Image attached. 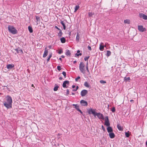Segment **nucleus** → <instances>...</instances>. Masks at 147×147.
Returning <instances> with one entry per match:
<instances>
[{"label":"nucleus","instance_id":"a211bd4d","mask_svg":"<svg viewBox=\"0 0 147 147\" xmlns=\"http://www.w3.org/2000/svg\"><path fill=\"white\" fill-rule=\"evenodd\" d=\"M117 127L118 128V129L119 130V131H122L123 130V128L119 124H118L117 125Z\"/></svg>","mask_w":147,"mask_h":147},{"label":"nucleus","instance_id":"72a5a7b5","mask_svg":"<svg viewBox=\"0 0 147 147\" xmlns=\"http://www.w3.org/2000/svg\"><path fill=\"white\" fill-rule=\"evenodd\" d=\"M93 15L94 13H92V12H89L88 13V16L89 17H91Z\"/></svg>","mask_w":147,"mask_h":147},{"label":"nucleus","instance_id":"6e6d98bb","mask_svg":"<svg viewBox=\"0 0 147 147\" xmlns=\"http://www.w3.org/2000/svg\"><path fill=\"white\" fill-rule=\"evenodd\" d=\"M59 80H61L63 79V78L62 77H60L59 78Z\"/></svg>","mask_w":147,"mask_h":147},{"label":"nucleus","instance_id":"3c124183","mask_svg":"<svg viewBox=\"0 0 147 147\" xmlns=\"http://www.w3.org/2000/svg\"><path fill=\"white\" fill-rule=\"evenodd\" d=\"M77 111L79 112L81 114H82V112L80 109H78V110Z\"/></svg>","mask_w":147,"mask_h":147},{"label":"nucleus","instance_id":"ea45409f","mask_svg":"<svg viewBox=\"0 0 147 147\" xmlns=\"http://www.w3.org/2000/svg\"><path fill=\"white\" fill-rule=\"evenodd\" d=\"M63 52L62 49H61L59 50L58 53L59 54H61Z\"/></svg>","mask_w":147,"mask_h":147},{"label":"nucleus","instance_id":"13d9d810","mask_svg":"<svg viewBox=\"0 0 147 147\" xmlns=\"http://www.w3.org/2000/svg\"><path fill=\"white\" fill-rule=\"evenodd\" d=\"M77 89H73V91H76L77 90Z\"/></svg>","mask_w":147,"mask_h":147},{"label":"nucleus","instance_id":"f3484780","mask_svg":"<svg viewBox=\"0 0 147 147\" xmlns=\"http://www.w3.org/2000/svg\"><path fill=\"white\" fill-rule=\"evenodd\" d=\"M80 36L78 33L77 32L76 36V41L77 42H78L79 41Z\"/></svg>","mask_w":147,"mask_h":147},{"label":"nucleus","instance_id":"393cba45","mask_svg":"<svg viewBox=\"0 0 147 147\" xmlns=\"http://www.w3.org/2000/svg\"><path fill=\"white\" fill-rule=\"evenodd\" d=\"M28 29L29 31V32L31 33L33 32V29L30 26H28Z\"/></svg>","mask_w":147,"mask_h":147},{"label":"nucleus","instance_id":"1a4fd4ad","mask_svg":"<svg viewBox=\"0 0 147 147\" xmlns=\"http://www.w3.org/2000/svg\"><path fill=\"white\" fill-rule=\"evenodd\" d=\"M80 103L82 106H87L88 105L87 102L85 100H82L80 101Z\"/></svg>","mask_w":147,"mask_h":147},{"label":"nucleus","instance_id":"7c9ffc66","mask_svg":"<svg viewBox=\"0 0 147 147\" xmlns=\"http://www.w3.org/2000/svg\"><path fill=\"white\" fill-rule=\"evenodd\" d=\"M124 81L125 82H127L128 81H129L130 80V78L129 77L126 78L125 77L124 78Z\"/></svg>","mask_w":147,"mask_h":147},{"label":"nucleus","instance_id":"49530a36","mask_svg":"<svg viewBox=\"0 0 147 147\" xmlns=\"http://www.w3.org/2000/svg\"><path fill=\"white\" fill-rule=\"evenodd\" d=\"M67 93L66 95H68L69 94V90L68 89H67L66 90Z\"/></svg>","mask_w":147,"mask_h":147},{"label":"nucleus","instance_id":"5701e85b","mask_svg":"<svg viewBox=\"0 0 147 147\" xmlns=\"http://www.w3.org/2000/svg\"><path fill=\"white\" fill-rule=\"evenodd\" d=\"M124 22L125 24H129L130 23V21L129 19H126L124 20Z\"/></svg>","mask_w":147,"mask_h":147},{"label":"nucleus","instance_id":"f03ea898","mask_svg":"<svg viewBox=\"0 0 147 147\" xmlns=\"http://www.w3.org/2000/svg\"><path fill=\"white\" fill-rule=\"evenodd\" d=\"M5 100H7V102L5 101L4 103V105L7 109L9 108V96H7V97L5 98Z\"/></svg>","mask_w":147,"mask_h":147},{"label":"nucleus","instance_id":"c756f323","mask_svg":"<svg viewBox=\"0 0 147 147\" xmlns=\"http://www.w3.org/2000/svg\"><path fill=\"white\" fill-rule=\"evenodd\" d=\"M80 7L78 5H76L75 7V11H76Z\"/></svg>","mask_w":147,"mask_h":147},{"label":"nucleus","instance_id":"338daca9","mask_svg":"<svg viewBox=\"0 0 147 147\" xmlns=\"http://www.w3.org/2000/svg\"><path fill=\"white\" fill-rule=\"evenodd\" d=\"M9 25H8V30L9 31Z\"/></svg>","mask_w":147,"mask_h":147},{"label":"nucleus","instance_id":"4d7b16f0","mask_svg":"<svg viewBox=\"0 0 147 147\" xmlns=\"http://www.w3.org/2000/svg\"><path fill=\"white\" fill-rule=\"evenodd\" d=\"M130 101L131 102H134V100H130Z\"/></svg>","mask_w":147,"mask_h":147},{"label":"nucleus","instance_id":"f704fd0d","mask_svg":"<svg viewBox=\"0 0 147 147\" xmlns=\"http://www.w3.org/2000/svg\"><path fill=\"white\" fill-rule=\"evenodd\" d=\"M62 74L63 75L64 77L65 78H66V73L64 71L62 72Z\"/></svg>","mask_w":147,"mask_h":147},{"label":"nucleus","instance_id":"e433bc0d","mask_svg":"<svg viewBox=\"0 0 147 147\" xmlns=\"http://www.w3.org/2000/svg\"><path fill=\"white\" fill-rule=\"evenodd\" d=\"M89 56H88V57H85V58H84V60L85 61H88V60L89 59Z\"/></svg>","mask_w":147,"mask_h":147},{"label":"nucleus","instance_id":"603ef678","mask_svg":"<svg viewBox=\"0 0 147 147\" xmlns=\"http://www.w3.org/2000/svg\"><path fill=\"white\" fill-rule=\"evenodd\" d=\"M87 66L88 67V61L86 63V67H87Z\"/></svg>","mask_w":147,"mask_h":147},{"label":"nucleus","instance_id":"cd10ccee","mask_svg":"<svg viewBox=\"0 0 147 147\" xmlns=\"http://www.w3.org/2000/svg\"><path fill=\"white\" fill-rule=\"evenodd\" d=\"M52 56V53H51L49 55V57H48V59H47V62L49 61L50 59V58H51V57Z\"/></svg>","mask_w":147,"mask_h":147},{"label":"nucleus","instance_id":"680f3d73","mask_svg":"<svg viewBox=\"0 0 147 147\" xmlns=\"http://www.w3.org/2000/svg\"><path fill=\"white\" fill-rule=\"evenodd\" d=\"M59 60H60L61 61H62V59L61 57H60L59 58Z\"/></svg>","mask_w":147,"mask_h":147},{"label":"nucleus","instance_id":"412c9836","mask_svg":"<svg viewBox=\"0 0 147 147\" xmlns=\"http://www.w3.org/2000/svg\"><path fill=\"white\" fill-rule=\"evenodd\" d=\"M61 24L63 25L64 30H65L66 29V26L64 23L63 21H61L60 22Z\"/></svg>","mask_w":147,"mask_h":147},{"label":"nucleus","instance_id":"c03bdc74","mask_svg":"<svg viewBox=\"0 0 147 147\" xmlns=\"http://www.w3.org/2000/svg\"><path fill=\"white\" fill-rule=\"evenodd\" d=\"M80 76H78L77 78L75 79V81L76 82H77L78 80L80 79Z\"/></svg>","mask_w":147,"mask_h":147},{"label":"nucleus","instance_id":"ddd939ff","mask_svg":"<svg viewBox=\"0 0 147 147\" xmlns=\"http://www.w3.org/2000/svg\"><path fill=\"white\" fill-rule=\"evenodd\" d=\"M109 137L111 138H113L115 137V135L114 134L113 132H110L109 134Z\"/></svg>","mask_w":147,"mask_h":147},{"label":"nucleus","instance_id":"6e6552de","mask_svg":"<svg viewBox=\"0 0 147 147\" xmlns=\"http://www.w3.org/2000/svg\"><path fill=\"white\" fill-rule=\"evenodd\" d=\"M69 81L68 80H66L64 82L63 84V87L64 88H67V86H66V84L69 85Z\"/></svg>","mask_w":147,"mask_h":147},{"label":"nucleus","instance_id":"0eeeda50","mask_svg":"<svg viewBox=\"0 0 147 147\" xmlns=\"http://www.w3.org/2000/svg\"><path fill=\"white\" fill-rule=\"evenodd\" d=\"M138 29L141 32H143L146 31L145 28H144L142 26H138Z\"/></svg>","mask_w":147,"mask_h":147},{"label":"nucleus","instance_id":"58836bf2","mask_svg":"<svg viewBox=\"0 0 147 147\" xmlns=\"http://www.w3.org/2000/svg\"><path fill=\"white\" fill-rule=\"evenodd\" d=\"M111 111L113 113L115 112V107H113Z\"/></svg>","mask_w":147,"mask_h":147},{"label":"nucleus","instance_id":"473e14b6","mask_svg":"<svg viewBox=\"0 0 147 147\" xmlns=\"http://www.w3.org/2000/svg\"><path fill=\"white\" fill-rule=\"evenodd\" d=\"M12 102V100L10 96V108L11 107V103Z\"/></svg>","mask_w":147,"mask_h":147},{"label":"nucleus","instance_id":"b1692460","mask_svg":"<svg viewBox=\"0 0 147 147\" xmlns=\"http://www.w3.org/2000/svg\"><path fill=\"white\" fill-rule=\"evenodd\" d=\"M105 125L107 126H109L110 125L109 121H105Z\"/></svg>","mask_w":147,"mask_h":147},{"label":"nucleus","instance_id":"a19ab883","mask_svg":"<svg viewBox=\"0 0 147 147\" xmlns=\"http://www.w3.org/2000/svg\"><path fill=\"white\" fill-rule=\"evenodd\" d=\"M82 55V54L81 53H79V54H78L77 53H76L75 54V56H81Z\"/></svg>","mask_w":147,"mask_h":147},{"label":"nucleus","instance_id":"052dcab7","mask_svg":"<svg viewBox=\"0 0 147 147\" xmlns=\"http://www.w3.org/2000/svg\"><path fill=\"white\" fill-rule=\"evenodd\" d=\"M77 63V61H74L73 62V63L74 64H75V63Z\"/></svg>","mask_w":147,"mask_h":147},{"label":"nucleus","instance_id":"c85d7f7f","mask_svg":"<svg viewBox=\"0 0 147 147\" xmlns=\"http://www.w3.org/2000/svg\"><path fill=\"white\" fill-rule=\"evenodd\" d=\"M111 54V52L109 51H107V55L109 57L110 56Z\"/></svg>","mask_w":147,"mask_h":147},{"label":"nucleus","instance_id":"e2e57ef3","mask_svg":"<svg viewBox=\"0 0 147 147\" xmlns=\"http://www.w3.org/2000/svg\"><path fill=\"white\" fill-rule=\"evenodd\" d=\"M61 57L62 58H64L65 57V56H64L63 55H62L61 56Z\"/></svg>","mask_w":147,"mask_h":147},{"label":"nucleus","instance_id":"774afa93","mask_svg":"<svg viewBox=\"0 0 147 147\" xmlns=\"http://www.w3.org/2000/svg\"><path fill=\"white\" fill-rule=\"evenodd\" d=\"M31 86L32 87H34V85L33 84H32V85H31Z\"/></svg>","mask_w":147,"mask_h":147},{"label":"nucleus","instance_id":"79ce46f5","mask_svg":"<svg viewBox=\"0 0 147 147\" xmlns=\"http://www.w3.org/2000/svg\"><path fill=\"white\" fill-rule=\"evenodd\" d=\"M16 51H17V53H18L20 52H22V50H19V51H18V49H17L16 50Z\"/></svg>","mask_w":147,"mask_h":147},{"label":"nucleus","instance_id":"f8f14e48","mask_svg":"<svg viewBox=\"0 0 147 147\" xmlns=\"http://www.w3.org/2000/svg\"><path fill=\"white\" fill-rule=\"evenodd\" d=\"M104 49V44L103 43H101L100 45L99 49L101 51L103 50Z\"/></svg>","mask_w":147,"mask_h":147},{"label":"nucleus","instance_id":"0e129e2a","mask_svg":"<svg viewBox=\"0 0 147 147\" xmlns=\"http://www.w3.org/2000/svg\"><path fill=\"white\" fill-rule=\"evenodd\" d=\"M80 52V51L79 50L77 51V53H79Z\"/></svg>","mask_w":147,"mask_h":147},{"label":"nucleus","instance_id":"de8ad7c7","mask_svg":"<svg viewBox=\"0 0 147 147\" xmlns=\"http://www.w3.org/2000/svg\"><path fill=\"white\" fill-rule=\"evenodd\" d=\"M102 128L104 131H105V128L103 125H102Z\"/></svg>","mask_w":147,"mask_h":147},{"label":"nucleus","instance_id":"423d86ee","mask_svg":"<svg viewBox=\"0 0 147 147\" xmlns=\"http://www.w3.org/2000/svg\"><path fill=\"white\" fill-rule=\"evenodd\" d=\"M88 93V91L87 90H83L81 92V95L82 96H84Z\"/></svg>","mask_w":147,"mask_h":147},{"label":"nucleus","instance_id":"a878e982","mask_svg":"<svg viewBox=\"0 0 147 147\" xmlns=\"http://www.w3.org/2000/svg\"><path fill=\"white\" fill-rule=\"evenodd\" d=\"M73 106H75V108L78 110V109H79V106L77 104H73L72 105Z\"/></svg>","mask_w":147,"mask_h":147},{"label":"nucleus","instance_id":"2f4dec72","mask_svg":"<svg viewBox=\"0 0 147 147\" xmlns=\"http://www.w3.org/2000/svg\"><path fill=\"white\" fill-rule=\"evenodd\" d=\"M129 131H128V132H125V134L126 137L128 138L129 136Z\"/></svg>","mask_w":147,"mask_h":147},{"label":"nucleus","instance_id":"09e8293b","mask_svg":"<svg viewBox=\"0 0 147 147\" xmlns=\"http://www.w3.org/2000/svg\"><path fill=\"white\" fill-rule=\"evenodd\" d=\"M106 119H105V121H109L108 117V116H106L105 117Z\"/></svg>","mask_w":147,"mask_h":147},{"label":"nucleus","instance_id":"aec40b11","mask_svg":"<svg viewBox=\"0 0 147 147\" xmlns=\"http://www.w3.org/2000/svg\"><path fill=\"white\" fill-rule=\"evenodd\" d=\"M60 40L61 42L63 43H65L66 41L65 38L63 37L60 38Z\"/></svg>","mask_w":147,"mask_h":147},{"label":"nucleus","instance_id":"20e7f679","mask_svg":"<svg viewBox=\"0 0 147 147\" xmlns=\"http://www.w3.org/2000/svg\"><path fill=\"white\" fill-rule=\"evenodd\" d=\"M96 116H97L99 119L103 120L104 119L103 115L100 113H97L96 112L94 116L95 117Z\"/></svg>","mask_w":147,"mask_h":147},{"label":"nucleus","instance_id":"2eb2a0df","mask_svg":"<svg viewBox=\"0 0 147 147\" xmlns=\"http://www.w3.org/2000/svg\"><path fill=\"white\" fill-rule=\"evenodd\" d=\"M107 131L109 133L113 131V129L111 127L109 126L107 128Z\"/></svg>","mask_w":147,"mask_h":147},{"label":"nucleus","instance_id":"8fccbe9b","mask_svg":"<svg viewBox=\"0 0 147 147\" xmlns=\"http://www.w3.org/2000/svg\"><path fill=\"white\" fill-rule=\"evenodd\" d=\"M86 69L87 72L88 73H89L90 72H89V71L88 69V67L87 66V67H86Z\"/></svg>","mask_w":147,"mask_h":147},{"label":"nucleus","instance_id":"9b49d317","mask_svg":"<svg viewBox=\"0 0 147 147\" xmlns=\"http://www.w3.org/2000/svg\"><path fill=\"white\" fill-rule=\"evenodd\" d=\"M48 51L47 49V48H45V51H44V53L43 55V57H46L48 55Z\"/></svg>","mask_w":147,"mask_h":147},{"label":"nucleus","instance_id":"bf43d9fd","mask_svg":"<svg viewBox=\"0 0 147 147\" xmlns=\"http://www.w3.org/2000/svg\"><path fill=\"white\" fill-rule=\"evenodd\" d=\"M76 86L75 85H73L72 86V88H74Z\"/></svg>","mask_w":147,"mask_h":147},{"label":"nucleus","instance_id":"9d476101","mask_svg":"<svg viewBox=\"0 0 147 147\" xmlns=\"http://www.w3.org/2000/svg\"><path fill=\"white\" fill-rule=\"evenodd\" d=\"M96 112H95L94 110H93L92 109H90L88 111V113L89 114H90L91 113L93 114L94 116L96 114Z\"/></svg>","mask_w":147,"mask_h":147},{"label":"nucleus","instance_id":"37998d69","mask_svg":"<svg viewBox=\"0 0 147 147\" xmlns=\"http://www.w3.org/2000/svg\"><path fill=\"white\" fill-rule=\"evenodd\" d=\"M57 69L59 71H60L61 69V68L60 66H57Z\"/></svg>","mask_w":147,"mask_h":147},{"label":"nucleus","instance_id":"6ab92c4d","mask_svg":"<svg viewBox=\"0 0 147 147\" xmlns=\"http://www.w3.org/2000/svg\"><path fill=\"white\" fill-rule=\"evenodd\" d=\"M59 32L58 33V35L59 37H61L63 34V33L61 29L59 30Z\"/></svg>","mask_w":147,"mask_h":147},{"label":"nucleus","instance_id":"c9c22d12","mask_svg":"<svg viewBox=\"0 0 147 147\" xmlns=\"http://www.w3.org/2000/svg\"><path fill=\"white\" fill-rule=\"evenodd\" d=\"M100 82L101 84H105L106 83V82L103 80H101L100 81Z\"/></svg>","mask_w":147,"mask_h":147},{"label":"nucleus","instance_id":"69168bd1","mask_svg":"<svg viewBox=\"0 0 147 147\" xmlns=\"http://www.w3.org/2000/svg\"><path fill=\"white\" fill-rule=\"evenodd\" d=\"M79 88V87L78 86H77L76 87V89H77V90L78 88Z\"/></svg>","mask_w":147,"mask_h":147},{"label":"nucleus","instance_id":"4468645a","mask_svg":"<svg viewBox=\"0 0 147 147\" xmlns=\"http://www.w3.org/2000/svg\"><path fill=\"white\" fill-rule=\"evenodd\" d=\"M66 53H65V54L67 56H70L71 55V53H70V51L68 49H67L66 50Z\"/></svg>","mask_w":147,"mask_h":147},{"label":"nucleus","instance_id":"5fc2aeb1","mask_svg":"<svg viewBox=\"0 0 147 147\" xmlns=\"http://www.w3.org/2000/svg\"><path fill=\"white\" fill-rule=\"evenodd\" d=\"M7 68L8 69H9V64H7Z\"/></svg>","mask_w":147,"mask_h":147},{"label":"nucleus","instance_id":"dca6fc26","mask_svg":"<svg viewBox=\"0 0 147 147\" xmlns=\"http://www.w3.org/2000/svg\"><path fill=\"white\" fill-rule=\"evenodd\" d=\"M35 17H36V22H37V24H38V22H40V17L38 16H35Z\"/></svg>","mask_w":147,"mask_h":147},{"label":"nucleus","instance_id":"4be33fe9","mask_svg":"<svg viewBox=\"0 0 147 147\" xmlns=\"http://www.w3.org/2000/svg\"><path fill=\"white\" fill-rule=\"evenodd\" d=\"M59 87L58 86V85H57L56 84H55V87L53 89L55 91H57L58 90Z\"/></svg>","mask_w":147,"mask_h":147},{"label":"nucleus","instance_id":"bb28decb","mask_svg":"<svg viewBox=\"0 0 147 147\" xmlns=\"http://www.w3.org/2000/svg\"><path fill=\"white\" fill-rule=\"evenodd\" d=\"M84 85L86 87L89 88L90 87V85L87 82H84Z\"/></svg>","mask_w":147,"mask_h":147},{"label":"nucleus","instance_id":"4c0bfd02","mask_svg":"<svg viewBox=\"0 0 147 147\" xmlns=\"http://www.w3.org/2000/svg\"><path fill=\"white\" fill-rule=\"evenodd\" d=\"M14 66V65L13 64H10V69L13 67Z\"/></svg>","mask_w":147,"mask_h":147},{"label":"nucleus","instance_id":"f257e3e1","mask_svg":"<svg viewBox=\"0 0 147 147\" xmlns=\"http://www.w3.org/2000/svg\"><path fill=\"white\" fill-rule=\"evenodd\" d=\"M79 69L81 72L84 74L85 73V65L83 62H81L79 64Z\"/></svg>","mask_w":147,"mask_h":147},{"label":"nucleus","instance_id":"864d4df0","mask_svg":"<svg viewBox=\"0 0 147 147\" xmlns=\"http://www.w3.org/2000/svg\"><path fill=\"white\" fill-rule=\"evenodd\" d=\"M55 28L59 30H60V29H59L57 26H55Z\"/></svg>","mask_w":147,"mask_h":147},{"label":"nucleus","instance_id":"7ed1b4c3","mask_svg":"<svg viewBox=\"0 0 147 147\" xmlns=\"http://www.w3.org/2000/svg\"><path fill=\"white\" fill-rule=\"evenodd\" d=\"M10 32L13 34H15L18 33V31L13 26H10Z\"/></svg>","mask_w":147,"mask_h":147},{"label":"nucleus","instance_id":"a18cd8bd","mask_svg":"<svg viewBox=\"0 0 147 147\" xmlns=\"http://www.w3.org/2000/svg\"><path fill=\"white\" fill-rule=\"evenodd\" d=\"M88 50H90V51H91V50H92V49H91V47L89 45L88 46Z\"/></svg>","mask_w":147,"mask_h":147},{"label":"nucleus","instance_id":"39448f33","mask_svg":"<svg viewBox=\"0 0 147 147\" xmlns=\"http://www.w3.org/2000/svg\"><path fill=\"white\" fill-rule=\"evenodd\" d=\"M139 17L140 18H142L144 20H147V16L143 13H140L139 14Z\"/></svg>","mask_w":147,"mask_h":147}]
</instances>
